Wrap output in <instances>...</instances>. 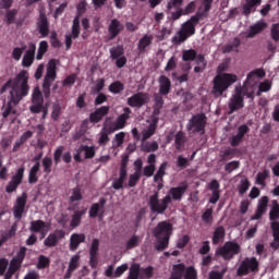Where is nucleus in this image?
I'll return each instance as SVG.
<instances>
[{"label": "nucleus", "instance_id": "f257e3e1", "mask_svg": "<svg viewBox=\"0 0 279 279\" xmlns=\"http://www.w3.org/2000/svg\"><path fill=\"white\" fill-rule=\"evenodd\" d=\"M28 72L22 70L14 78H10L1 88V94L5 93V90L10 88V98L7 108L2 113L4 119H7L10 113L15 114L16 110L14 107L17 106L20 101L29 94L31 87L28 85Z\"/></svg>", "mask_w": 279, "mask_h": 279}, {"label": "nucleus", "instance_id": "f03ea898", "mask_svg": "<svg viewBox=\"0 0 279 279\" xmlns=\"http://www.w3.org/2000/svg\"><path fill=\"white\" fill-rule=\"evenodd\" d=\"M187 189L189 184L183 182L179 184L177 187H171L168 194L162 199H159V192L156 191L149 197V206L151 213L157 215H163L166 210L169 208V204H172V199H174V202H181Z\"/></svg>", "mask_w": 279, "mask_h": 279}, {"label": "nucleus", "instance_id": "7ed1b4c3", "mask_svg": "<svg viewBox=\"0 0 279 279\" xmlns=\"http://www.w3.org/2000/svg\"><path fill=\"white\" fill-rule=\"evenodd\" d=\"M173 232V226L169 221H160L154 229L153 234L157 239L156 250L163 252L169 246L170 236Z\"/></svg>", "mask_w": 279, "mask_h": 279}, {"label": "nucleus", "instance_id": "20e7f679", "mask_svg": "<svg viewBox=\"0 0 279 279\" xmlns=\"http://www.w3.org/2000/svg\"><path fill=\"white\" fill-rule=\"evenodd\" d=\"M204 17V14H197L190 17L187 22L181 25V29L177 33V35L172 38V43L174 45H181L182 43L186 41L191 36H193L196 32V26L199 21Z\"/></svg>", "mask_w": 279, "mask_h": 279}, {"label": "nucleus", "instance_id": "39448f33", "mask_svg": "<svg viewBox=\"0 0 279 279\" xmlns=\"http://www.w3.org/2000/svg\"><path fill=\"white\" fill-rule=\"evenodd\" d=\"M236 81H238V76L235 74H231V73L218 74L216 75V77H214V87L211 88V93H214V96L220 97Z\"/></svg>", "mask_w": 279, "mask_h": 279}, {"label": "nucleus", "instance_id": "423d86ee", "mask_svg": "<svg viewBox=\"0 0 279 279\" xmlns=\"http://www.w3.org/2000/svg\"><path fill=\"white\" fill-rule=\"evenodd\" d=\"M240 254L241 245L238 242L233 241H227L225 242V245L216 250V256L222 257L225 262H230Z\"/></svg>", "mask_w": 279, "mask_h": 279}, {"label": "nucleus", "instance_id": "0eeeda50", "mask_svg": "<svg viewBox=\"0 0 279 279\" xmlns=\"http://www.w3.org/2000/svg\"><path fill=\"white\" fill-rule=\"evenodd\" d=\"M207 125V117L205 113H196L187 121L185 126L190 133L205 134Z\"/></svg>", "mask_w": 279, "mask_h": 279}, {"label": "nucleus", "instance_id": "6e6552de", "mask_svg": "<svg viewBox=\"0 0 279 279\" xmlns=\"http://www.w3.org/2000/svg\"><path fill=\"white\" fill-rule=\"evenodd\" d=\"M57 78V61L51 59L47 65V73L43 83V93L46 98L50 97L51 83Z\"/></svg>", "mask_w": 279, "mask_h": 279}, {"label": "nucleus", "instance_id": "1a4fd4ad", "mask_svg": "<svg viewBox=\"0 0 279 279\" xmlns=\"http://www.w3.org/2000/svg\"><path fill=\"white\" fill-rule=\"evenodd\" d=\"M259 271V262L256 257H246L238 267V277L248 276L251 272Z\"/></svg>", "mask_w": 279, "mask_h": 279}, {"label": "nucleus", "instance_id": "9d476101", "mask_svg": "<svg viewBox=\"0 0 279 279\" xmlns=\"http://www.w3.org/2000/svg\"><path fill=\"white\" fill-rule=\"evenodd\" d=\"M32 106L29 107V110L32 113H39L43 111V119H45L48 114V110L44 107V97L43 93L40 92V88L37 86L33 90L32 95Z\"/></svg>", "mask_w": 279, "mask_h": 279}, {"label": "nucleus", "instance_id": "9b49d317", "mask_svg": "<svg viewBox=\"0 0 279 279\" xmlns=\"http://www.w3.org/2000/svg\"><path fill=\"white\" fill-rule=\"evenodd\" d=\"M244 107V97L242 88H235V94L229 98V114Z\"/></svg>", "mask_w": 279, "mask_h": 279}, {"label": "nucleus", "instance_id": "f8f14e48", "mask_svg": "<svg viewBox=\"0 0 279 279\" xmlns=\"http://www.w3.org/2000/svg\"><path fill=\"white\" fill-rule=\"evenodd\" d=\"M27 193L23 192L22 195L16 198V202L13 207V215L14 218L17 220H21L23 217L27 204Z\"/></svg>", "mask_w": 279, "mask_h": 279}, {"label": "nucleus", "instance_id": "ddd939ff", "mask_svg": "<svg viewBox=\"0 0 279 279\" xmlns=\"http://www.w3.org/2000/svg\"><path fill=\"white\" fill-rule=\"evenodd\" d=\"M149 101L147 93L140 92L128 98V105L133 108H141Z\"/></svg>", "mask_w": 279, "mask_h": 279}, {"label": "nucleus", "instance_id": "4468645a", "mask_svg": "<svg viewBox=\"0 0 279 279\" xmlns=\"http://www.w3.org/2000/svg\"><path fill=\"white\" fill-rule=\"evenodd\" d=\"M268 204H269L268 196H262L258 199L255 214L253 215V218H251V220H260L263 218V216L266 214V210L268 208Z\"/></svg>", "mask_w": 279, "mask_h": 279}, {"label": "nucleus", "instance_id": "2eb2a0df", "mask_svg": "<svg viewBox=\"0 0 279 279\" xmlns=\"http://www.w3.org/2000/svg\"><path fill=\"white\" fill-rule=\"evenodd\" d=\"M106 204H107V201H106L105 197H101L99 199V203L93 204L90 209H89V218L96 219L99 216V218L102 219L104 208H105Z\"/></svg>", "mask_w": 279, "mask_h": 279}, {"label": "nucleus", "instance_id": "dca6fc26", "mask_svg": "<svg viewBox=\"0 0 279 279\" xmlns=\"http://www.w3.org/2000/svg\"><path fill=\"white\" fill-rule=\"evenodd\" d=\"M37 29L43 38L47 37L50 32V24L45 14H40L37 21Z\"/></svg>", "mask_w": 279, "mask_h": 279}, {"label": "nucleus", "instance_id": "f3484780", "mask_svg": "<svg viewBox=\"0 0 279 279\" xmlns=\"http://www.w3.org/2000/svg\"><path fill=\"white\" fill-rule=\"evenodd\" d=\"M124 29V25L117 19L111 20L109 27H108V32H109V39L112 40L114 39L117 36L120 35V33Z\"/></svg>", "mask_w": 279, "mask_h": 279}, {"label": "nucleus", "instance_id": "a211bd4d", "mask_svg": "<svg viewBox=\"0 0 279 279\" xmlns=\"http://www.w3.org/2000/svg\"><path fill=\"white\" fill-rule=\"evenodd\" d=\"M109 111H110L109 106H102L90 113L89 121L94 124L98 123L104 119V117H106L109 113Z\"/></svg>", "mask_w": 279, "mask_h": 279}, {"label": "nucleus", "instance_id": "6ab92c4d", "mask_svg": "<svg viewBox=\"0 0 279 279\" xmlns=\"http://www.w3.org/2000/svg\"><path fill=\"white\" fill-rule=\"evenodd\" d=\"M158 82H159V94L163 96L169 95L172 89L171 80L166 75H161Z\"/></svg>", "mask_w": 279, "mask_h": 279}, {"label": "nucleus", "instance_id": "aec40b11", "mask_svg": "<svg viewBox=\"0 0 279 279\" xmlns=\"http://www.w3.org/2000/svg\"><path fill=\"white\" fill-rule=\"evenodd\" d=\"M220 184L217 180H211L209 183V191L211 196H209V204H217L220 199Z\"/></svg>", "mask_w": 279, "mask_h": 279}, {"label": "nucleus", "instance_id": "412c9836", "mask_svg": "<svg viewBox=\"0 0 279 279\" xmlns=\"http://www.w3.org/2000/svg\"><path fill=\"white\" fill-rule=\"evenodd\" d=\"M35 52H36V45L31 44L29 49L25 52L23 60H22V65L24 68H29L34 60H35Z\"/></svg>", "mask_w": 279, "mask_h": 279}, {"label": "nucleus", "instance_id": "4be33fe9", "mask_svg": "<svg viewBox=\"0 0 279 279\" xmlns=\"http://www.w3.org/2000/svg\"><path fill=\"white\" fill-rule=\"evenodd\" d=\"M270 230L272 232L274 241L270 242L269 247L276 252L279 250V222H271Z\"/></svg>", "mask_w": 279, "mask_h": 279}, {"label": "nucleus", "instance_id": "5701e85b", "mask_svg": "<svg viewBox=\"0 0 279 279\" xmlns=\"http://www.w3.org/2000/svg\"><path fill=\"white\" fill-rule=\"evenodd\" d=\"M124 113L120 114L116 122L113 124L117 126V129L122 130L126 125V121L130 119V114L132 113V110L129 107H125L123 109Z\"/></svg>", "mask_w": 279, "mask_h": 279}, {"label": "nucleus", "instance_id": "b1692460", "mask_svg": "<svg viewBox=\"0 0 279 279\" xmlns=\"http://www.w3.org/2000/svg\"><path fill=\"white\" fill-rule=\"evenodd\" d=\"M246 3L242 5V14L245 16L251 15V13L255 12L256 7L262 4V0H244Z\"/></svg>", "mask_w": 279, "mask_h": 279}, {"label": "nucleus", "instance_id": "393cba45", "mask_svg": "<svg viewBox=\"0 0 279 279\" xmlns=\"http://www.w3.org/2000/svg\"><path fill=\"white\" fill-rule=\"evenodd\" d=\"M266 76V72L263 69H256L252 71L248 75H246V81H244V85H251L252 83H256L257 77L263 78Z\"/></svg>", "mask_w": 279, "mask_h": 279}, {"label": "nucleus", "instance_id": "a878e982", "mask_svg": "<svg viewBox=\"0 0 279 279\" xmlns=\"http://www.w3.org/2000/svg\"><path fill=\"white\" fill-rule=\"evenodd\" d=\"M87 214V208H83L82 210H75L72 215V220L70 227L72 229H76L81 226L82 218Z\"/></svg>", "mask_w": 279, "mask_h": 279}, {"label": "nucleus", "instance_id": "bb28decb", "mask_svg": "<svg viewBox=\"0 0 279 279\" xmlns=\"http://www.w3.org/2000/svg\"><path fill=\"white\" fill-rule=\"evenodd\" d=\"M86 240L85 234H78V233H73L71 235V241H70V251L75 252L80 244L84 243Z\"/></svg>", "mask_w": 279, "mask_h": 279}, {"label": "nucleus", "instance_id": "cd10ccee", "mask_svg": "<svg viewBox=\"0 0 279 279\" xmlns=\"http://www.w3.org/2000/svg\"><path fill=\"white\" fill-rule=\"evenodd\" d=\"M226 238V230L223 226L217 227L214 230V236L211 238V244L219 245Z\"/></svg>", "mask_w": 279, "mask_h": 279}, {"label": "nucleus", "instance_id": "c85d7f7f", "mask_svg": "<svg viewBox=\"0 0 279 279\" xmlns=\"http://www.w3.org/2000/svg\"><path fill=\"white\" fill-rule=\"evenodd\" d=\"M186 266L183 263L173 265L170 279H183Z\"/></svg>", "mask_w": 279, "mask_h": 279}, {"label": "nucleus", "instance_id": "c756f323", "mask_svg": "<svg viewBox=\"0 0 279 279\" xmlns=\"http://www.w3.org/2000/svg\"><path fill=\"white\" fill-rule=\"evenodd\" d=\"M267 27V23L265 22H257L248 29V34L246 38H254L257 34L262 33Z\"/></svg>", "mask_w": 279, "mask_h": 279}, {"label": "nucleus", "instance_id": "7c9ffc66", "mask_svg": "<svg viewBox=\"0 0 279 279\" xmlns=\"http://www.w3.org/2000/svg\"><path fill=\"white\" fill-rule=\"evenodd\" d=\"M175 148L178 149V151H182V149H184L185 144L187 143V137L186 134L183 131H179L175 134Z\"/></svg>", "mask_w": 279, "mask_h": 279}, {"label": "nucleus", "instance_id": "2f4dec72", "mask_svg": "<svg viewBox=\"0 0 279 279\" xmlns=\"http://www.w3.org/2000/svg\"><path fill=\"white\" fill-rule=\"evenodd\" d=\"M47 228H50V226L44 220H34L31 222L29 231L33 233H39Z\"/></svg>", "mask_w": 279, "mask_h": 279}, {"label": "nucleus", "instance_id": "473e14b6", "mask_svg": "<svg viewBox=\"0 0 279 279\" xmlns=\"http://www.w3.org/2000/svg\"><path fill=\"white\" fill-rule=\"evenodd\" d=\"M241 46V39L239 37L233 38V43L225 45L222 47V53H230L231 51L239 52Z\"/></svg>", "mask_w": 279, "mask_h": 279}, {"label": "nucleus", "instance_id": "72a5a7b5", "mask_svg": "<svg viewBox=\"0 0 279 279\" xmlns=\"http://www.w3.org/2000/svg\"><path fill=\"white\" fill-rule=\"evenodd\" d=\"M154 36L153 35H145L143 38L140 39L138 43V50L140 52H145L147 48L153 44Z\"/></svg>", "mask_w": 279, "mask_h": 279}, {"label": "nucleus", "instance_id": "f704fd0d", "mask_svg": "<svg viewBox=\"0 0 279 279\" xmlns=\"http://www.w3.org/2000/svg\"><path fill=\"white\" fill-rule=\"evenodd\" d=\"M271 204L272 206L269 210V221L275 223L279 220V203L278 201H272Z\"/></svg>", "mask_w": 279, "mask_h": 279}, {"label": "nucleus", "instance_id": "c9c22d12", "mask_svg": "<svg viewBox=\"0 0 279 279\" xmlns=\"http://www.w3.org/2000/svg\"><path fill=\"white\" fill-rule=\"evenodd\" d=\"M22 180H23V175H14L13 179L9 182V184L5 187L7 193H14L19 184H21Z\"/></svg>", "mask_w": 279, "mask_h": 279}, {"label": "nucleus", "instance_id": "e433bc0d", "mask_svg": "<svg viewBox=\"0 0 279 279\" xmlns=\"http://www.w3.org/2000/svg\"><path fill=\"white\" fill-rule=\"evenodd\" d=\"M128 279H141V265L137 263L132 264Z\"/></svg>", "mask_w": 279, "mask_h": 279}, {"label": "nucleus", "instance_id": "4c0bfd02", "mask_svg": "<svg viewBox=\"0 0 279 279\" xmlns=\"http://www.w3.org/2000/svg\"><path fill=\"white\" fill-rule=\"evenodd\" d=\"M80 151L85 153L86 160H90L96 156V150L94 146L81 145Z\"/></svg>", "mask_w": 279, "mask_h": 279}, {"label": "nucleus", "instance_id": "58836bf2", "mask_svg": "<svg viewBox=\"0 0 279 279\" xmlns=\"http://www.w3.org/2000/svg\"><path fill=\"white\" fill-rule=\"evenodd\" d=\"M124 56V47L122 45H119L117 47H112L110 49V57L112 60H116L118 58H121Z\"/></svg>", "mask_w": 279, "mask_h": 279}, {"label": "nucleus", "instance_id": "ea45409f", "mask_svg": "<svg viewBox=\"0 0 279 279\" xmlns=\"http://www.w3.org/2000/svg\"><path fill=\"white\" fill-rule=\"evenodd\" d=\"M124 88H125V86H124V84L122 82L116 81V82L110 84L109 92L114 94V95H118L121 92H123Z\"/></svg>", "mask_w": 279, "mask_h": 279}, {"label": "nucleus", "instance_id": "a19ab883", "mask_svg": "<svg viewBox=\"0 0 279 279\" xmlns=\"http://www.w3.org/2000/svg\"><path fill=\"white\" fill-rule=\"evenodd\" d=\"M141 243V236L134 234L132 238H130L126 242V250L131 251L140 246Z\"/></svg>", "mask_w": 279, "mask_h": 279}, {"label": "nucleus", "instance_id": "79ce46f5", "mask_svg": "<svg viewBox=\"0 0 279 279\" xmlns=\"http://www.w3.org/2000/svg\"><path fill=\"white\" fill-rule=\"evenodd\" d=\"M197 270L194 266H187L185 267V271L183 274V279H197Z\"/></svg>", "mask_w": 279, "mask_h": 279}, {"label": "nucleus", "instance_id": "37998d69", "mask_svg": "<svg viewBox=\"0 0 279 279\" xmlns=\"http://www.w3.org/2000/svg\"><path fill=\"white\" fill-rule=\"evenodd\" d=\"M196 57H197V51L194 49L183 50V52H182V59L185 62L194 61L196 59Z\"/></svg>", "mask_w": 279, "mask_h": 279}, {"label": "nucleus", "instance_id": "c03bdc74", "mask_svg": "<svg viewBox=\"0 0 279 279\" xmlns=\"http://www.w3.org/2000/svg\"><path fill=\"white\" fill-rule=\"evenodd\" d=\"M44 245L48 248L56 247L58 245V238L54 233H50L45 240Z\"/></svg>", "mask_w": 279, "mask_h": 279}, {"label": "nucleus", "instance_id": "a18cd8bd", "mask_svg": "<svg viewBox=\"0 0 279 279\" xmlns=\"http://www.w3.org/2000/svg\"><path fill=\"white\" fill-rule=\"evenodd\" d=\"M52 165H53V161H52V158L51 157H45L43 159V169H44V173H46L47 175L49 173H51L52 171Z\"/></svg>", "mask_w": 279, "mask_h": 279}, {"label": "nucleus", "instance_id": "49530a36", "mask_svg": "<svg viewBox=\"0 0 279 279\" xmlns=\"http://www.w3.org/2000/svg\"><path fill=\"white\" fill-rule=\"evenodd\" d=\"M63 151H64L63 146H59L54 150V153H53V162H54L56 167H58L59 163L61 162V158L63 159V155H64Z\"/></svg>", "mask_w": 279, "mask_h": 279}, {"label": "nucleus", "instance_id": "de8ad7c7", "mask_svg": "<svg viewBox=\"0 0 279 279\" xmlns=\"http://www.w3.org/2000/svg\"><path fill=\"white\" fill-rule=\"evenodd\" d=\"M81 34V26H80V19L78 16H76L73 21V26H72V34L71 36H73V39H76L80 37Z\"/></svg>", "mask_w": 279, "mask_h": 279}, {"label": "nucleus", "instance_id": "09e8293b", "mask_svg": "<svg viewBox=\"0 0 279 279\" xmlns=\"http://www.w3.org/2000/svg\"><path fill=\"white\" fill-rule=\"evenodd\" d=\"M250 186V181L247 179H242V181H240V185H238V193H240V195H244V193H247Z\"/></svg>", "mask_w": 279, "mask_h": 279}, {"label": "nucleus", "instance_id": "8fccbe9b", "mask_svg": "<svg viewBox=\"0 0 279 279\" xmlns=\"http://www.w3.org/2000/svg\"><path fill=\"white\" fill-rule=\"evenodd\" d=\"M80 259L81 256L78 254L72 256L69 263V269L73 271L77 270L80 268Z\"/></svg>", "mask_w": 279, "mask_h": 279}, {"label": "nucleus", "instance_id": "3c124183", "mask_svg": "<svg viewBox=\"0 0 279 279\" xmlns=\"http://www.w3.org/2000/svg\"><path fill=\"white\" fill-rule=\"evenodd\" d=\"M213 208H207L205 209V213H203V216H201V219L203 220V222L207 223V225H211L213 223Z\"/></svg>", "mask_w": 279, "mask_h": 279}, {"label": "nucleus", "instance_id": "603ef678", "mask_svg": "<svg viewBox=\"0 0 279 279\" xmlns=\"http://www.w3.org/2000/svg\"><path fill=\"white\" fill-rule=\"evenodd\" d=\"M83 199V195L81 189L78 186L74 187L72 191V195L70 196V202H81Z\"/></svg>", "mask_w": 279, "mask_h": 279}, {"label": "nucleus", "instance_id": "864d4df0", "mask_svg": "<svg viewBox=\"0 0 279 279\" xmlns=\"http://www.w3.org/2000/svg\"><path fill=\"white\" fill-rule=\"evenodd\" d=\"M47 50H48V43L45 40L40 41L36 59L41 60L44 58V54L47 52Z\"/></svg>", "mask_w": 279, "mask_h": 279}, {"label": "nucleus", "instance_id": "5fc2aeb1", "mask_svg": "<svg viewBox=\"0 0 279 279\" xmlns=\"http://www.w3.org/2000/svg\"><path fill=\"white\" fill-rule=\"evenodd\" d=\"M153 275H154L153 266L141 268V279H151Z\"/></svg>", "mask_w": 279, "mask_h": 279}, {"label": "nucleus", "instance_id": "6e6d98bb", "mask_svg": "<svg viewBox=\"0 0 279 279\" xmlns=\"http://www.w3.org/2000/svg\"><path fill=\"white\" fill-rule=\"evenodd\" d=\"M26 252L27 248L25 246H22L21 250L17 252L16 256L13 258V260L22 265L25 259Z\"/></svg>", "mask_w": 279, "mask_h": 279}, {"label": "nucleus", "instance_id": "4d7b16f0", "mask_svg": "<svg viewBox=\"0 0 279 279\" xmlns=\"http://www.w3.org/2000/svg\"><path fill=\"white\" fill-rule=\"evenodd\" d=\"M227 272V268H222V270H211L209 271V279H223Z\"/></svg>", "mask_w": 279, "mask_h": 279}, {"label": "nucleus", "instance_id": "13d9d810", "mask_svg": "<svg viewBox=\"0 0 279 279\" xmlns=\"http://www.w3.org/2000/svg\"><path fill=\"white\" fill-rule=\"evenodd\" d=\"M213 2L214 0H203V12H198L196 14H203V16H207V13L213 7Z\"/></svg>", "mask_w": 279, "mask_h": 279}, {"label": "nucleus", "instance_id": "bf43d9fd", "mask_svg": "<svg viewBox=\"0 0 279 279\" xmlns=\"http://www.w3.org/2000/svg\"><path fill=\"white\" fill-rule=\"evenodd\" d=\"M157 149H159V145L157 142L146 143L143 145V151H147L148 154L150 151H157Z\"/></svg>", "mask_w": 279, "mask_h": 279}, {"label": "nucleus", "instance_id": "052dcab7", "mask_svg": "<svg viewBox=\"0 0 279 279\" xmlns=\"http://www.w3.org/2000/svg\"><path fill=\"white\" fill-rule=\"evenodd\" d=\"M235 150L233 148H227L225 151L220 153V158L222 160H230L231 158L234 157Z\"/></svg>", "mask_w": 279, "mask_h": 279}, {"label": "nucleus", "instance_id": "680f3d73", "mask_svg": "<svg viewBox=\"0 0 279 279\" xmlns=\"http://www.w3.org/2000/svg\"><path fill=\"white\" fill-rule=\"evenodd\" d=\"M16 14H17V11L15 9L9 10L7 12L5 20H7L8 25H11L14 23Z\"/></svg>", "mask_w": 279, "mask_h": 279}, {"label": "nucleus", "instance_id": "e2e57ef3", "mask_svg": "<svg viewBox=\"0 0 279 279\" xmlns=\"http://www.w3.org/2000/svg\"><path fill=\"white\" fill-rule=\"evenodd\" d=\"M125 175H120L119 179H116L112 183V189H114L116 191H119L120 189L123 187V184L125 182Z\"/></svg>", "mask_w": 279, "mask_h": 279}, {"label": "nucleus", "instance_id": "0e129e2a", "mask_svg": "<svg viewBox=\"0 0 279 279\" xmlns=\"http://www.w3.org/2000/svg\"><path fill=\"white\" fill-rule=\"evenodd\" d=\"M270 36L274 41L279 40V24H274L270 28Z\"/></svg>", "mask_w": 279, "mask_h": 279}, {"label": "nucleus", "instance_id": "69168bd1", "mask_svg": "<svg viewBox=\"0 0 279 279\" xmlns=\"http://www.w3.org/2000/svg\"><path fill=\"white\" fill-rule=\"evenodd\" d=\"M61 114V106L59 104H54L52 106V112H51V118L57 121Z\"/></svg>", "mask_w": 279, "mask_h": 279}, {"label": "nucleus", "instance_id": "338daca9", "mask_svg": "<svg viewBox=\"0 0 279 279\" xmlns=\"http://www.w3.org/2000/svg\"><path fill=\"white\" fill-rule=\"evenodd\" d=\"M177 66H178V61H177L175 57H172V58L168 61L167 66L165 68V71H166V72L173 71V70L177 69Z\"/></svg>", "mask_w": 279, "mask_h": 279}, {"label": "nucleus", "instance_id": "774afa93", "mask_svg": "<svg viewBox=\"0 0 279 279\" xmlns=\"http://www.w3.org/2000/svg\"><path fill=\"white\" fill-rule=\"evenodd\" d=\"M26 49V46L22 47V48H14L13 52H12V57L14 60L19 61L24 52V50Z\"/></svg>", "mask_w": 279, "mask_h": 279}]
</instances>
